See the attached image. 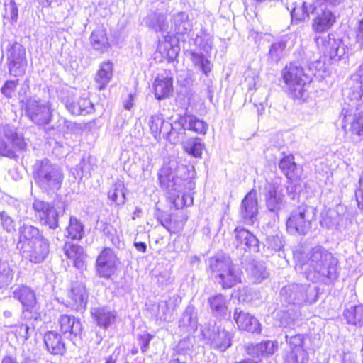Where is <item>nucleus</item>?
I'll use <instances>...</instances> for the list:
<instances>
[{"label":"nucleus","instance_id":"38","mask_svg":"<svg viewBox=\"0 0 363 363\" xmlns=\"http://www.w3.org/2000/svg\"><path fill=\"white\" fill-rule=\"evenodd\" d=\"M279 167L289 180L301 177V168L296 164L292 155L283 157L279 163Z\"/></svg>","mask_w":363,"mask_h":363},{"label":"nucleus","instance_id":"54","mask_svg":"<svg viewBox=\"0 0 363 363\" xmlns=\"http://www.w3.org/2000/svg\"><path fill=\"white\" fill-rule=\"evenodd\" d=\"M157 220L171 233H177L182 228L181 225H176V220L169 214L161 215L157 218Z\"/></svg>","mask_w":363,"mask_h":363},{"label":"nucleus","instance_id":"21","mask_svg":"<svg viewBox=\"0 0 363 363\" xmlns=\"http://www.w3.org/2000/svg\"><path fill=\"white\" fill-rule=\"evenodd\" d=\"M60 332L74 345L81 340L82 323L79 318L68 315H62L58 318Z\"/></svg>","mask_w":363,"mask_h":363},{"label":"nucleus","instance_id":"6","mask_svg":"<svg viewBox=\"0 0 363 363\" xmlns=\"http://www.w3.org/2000/svg\"><path fill=\"white\" fill-rule=\"evenodd\" d=\"M352 101H354L355 111L350 130L352 134L363 138V65L359 66L347 81Z\"/></svg>","mask_w":363,"mask_h":363},{"label":"nucleus","instance_id":"58","mask_svg":"<svg viewBox=\"0 0 363 363\" xmlns=\"http://www.w3.org/2000/svg\"><path fill=\"white\" fill-rule=\"evenodd\" d=\"M18 85V79L7 80L5 82L4 86L1 87V91L5 97L11 99L13 97Z\"/></svg>","mask_w":363,"mask_h":363},{"label":"nucleus","instance_id":"39","mask_svg":"<svg viewBox=\"0 0 363 363\" xmlns=\"http://www.w3.org/2000/svg\"><path fill=\"white\" fill-rule=\"evenodd\" d=\"M208 303L212 315L216 318H225L228 315L226 297L218 294L208 298Z\"/></svg>","mask_w":363,"mask_h":363},{"label":"nucleus","instance_id":"52","mask_svg":"<svg viewBox=\"0 0 363 363\" xmlns=\"http://www.w3.org/2000/svg\"><path fill=\"white\" fill-rule=\"evenodd\" d=\"M4 1V18L8 20L11 24L16 23L18 17V9L14 0Z\"/></svg>","mask_w":363,"mask_h":363},{"label":"nucleus","instance_id":"59","mask_svg":"<svg viewBox=\"0 0 363 363\" xmlns=\"http://www.w3.org/2000/svg\"><path fill=\"white\" fill-rule=\"evenodd\" d=\"M0 220L3 228L8 233L15 230L14 221L12 218L4 211L0 213Z\"/></svg>","mask_w":363,"mask_h":363},{"label":"nucleus","instance_id":"51","mask_svg":"<svg viewBox=\"0 0 363 363\" xmlns=\"http://www.w3.org/2000/svg\"><path fill=\"white\" fill-rule=\"evenodd\" d=\"M286 43L284 41L276 42L270 46L268 59L271 62H278L284 55Z\"/></svg>","mask_w":363,"mask_h":363},{"label":"nucleus","instance_id":"18","mask_svg":"<svg viewBox=\"0 0 363 363\" xmlns=\"http://www.w3.org/2000/svg\"><path fill=\"white\" fill-rule=\"evenodd\" d=\"M308 287L306 285L292 284L284 286L280 291V298L283 305H289L300 308L307 301Z\"/></svg>","mask_w":363,"mask_h":363},{"label":"nucleus","instance_id":"56","mask_svg":"<svg viewBox=\"0 0 363 363\" xmlns=\"http://www.w3.org/2000/svg\"><path fill=\"white\" fill-rule=\"evenodd\" d=\"M13 273L6 263L0 264V288L8 286L13 279Z\"/></svg>","mask_w":363,"mask_h":363},{"label":"nucleus","instance_id":"11","mask_svg":"<svg viewBox=\"0 0 363 363\" xmlns=\"http://www.w3.org/2000/svg\"><path fill=\"white\" fill-rule=\"evenodd\" d=\"M312 14L314 16L311 28L314 33L321 34L328 31L336 22L335 13L325 4H315Z\"/></svg>","mask_w":363,"mask_h":363},{"label":"nucleus","instance_id":"46","mask_svg":"<svg viewBox=\"0 0 363 363\" xmlns=\"http://www.w3.org/2000/svg\"><path fill=\"white\" fill-rule=\"evenodd\" d=\"M166 19L167 17L164 14L153 12L147 16L145 23L156 32L161 31L164 33L167 30Z\"/></svg>","mask_w":363,"mask_h":363},{"label":"nucleus","instance_id":"5","mask_svg":"<svg viewBox=\"0 0 363 363\" xmlns=\"http://www.w3.org/2000/svg\"><path fill=\"white\" fill-rule=\"evenodd\" d=\"M33 175L38 187L48 194L60 189L64 179L62 169L46 158L35 161L33 166Z\"/></svg>","mask_w":363,"mask_h":363},{"label":"nucleus","instance_id":"25","mask_svg":"<svg viewBox=\"0 0 363 363\" xmlns=\"http://www.w3.org/2000/svg\"><path fill=\"white\" fill-rule=\"evenodd\" d=\"M233 319L240 330L252 333L261 332V325L259 320L239 308L235 309Z\"/></svg>","mask_w":363,"mask_h":363},{"label":"nucleus","instance_id":"42","mask_svg":"<svg viewBox=\"0 0 363 363\" xmlns=\"http://www.w3.org/2000/svg\"><path fill=\"white\" fill-rule=\"evenodd\" d=\"M90 41L93 48L102 53L107 52L110 48L106 30L103 28L94 30L90 36Z\"/></svg>","mask_w":363,"mask_h":363},{"label":"nucleus","instance_id":"8","mask_svg":"<svg viewBox=\"0 0 363 363\" xmlns=\"http://www.w3.org/2000/svg\"><path fill=\"white\" fill-rule=\"evenodd\" d=\"M285 339L287 347L282 352L283 363H306L308 360L306 337L302 334H286Z\"/></svg>","mask_w":363,"mask_h":363},{"label":"nucleus","instance_id":"44","mask_svg":"<svg viewBox=\"0 0 363 363\" xmlns=\"http://www.w3.org/2000/svg\"><path fill=\"white\" fill-rule=\"evenodd\" d=\"M315 4L303 1L300 6H294L291 11L292 21H303L309 20L312 14Z\"/></svg>","mask_w":363,"mask_h":363},{"label":"nucleus","instance_id":"13","mask_svg":"<svg viewBox=\"0 0 363 363\" xmlns=\"http://www.w3.org/2000/svg\"><path fill=\"white\" fill-rule=\"evenodd\" d=\"M315 42L318 48L334 61L340 60L348 48L340 38H335L333 34L326 36H315Z\"/></svg>","mask_w":363,"mask_h":363},{"label":"nucleus","instance_id":"63","mask_svg":"<svg viewBox=\"0 0 363 363\" xmlns=\"http://www.w3.org/2000/svg\"><path fill=\"white\" fill-rule=\"evenodd\" d=\"M355 43L358 50L363 48V18L359 21L355 29Z\"/></svg>","mask_w":363,"mask_h":363},{"label":"nucleus","instance_id":"53","mask_svg":"<svg viewBox=\"0 0 363 363\" xmlns=\"http://www.w3.org/2000/svg\"><path fill=\"white\" fill-rule=\"evenodd\" d=\"M191 60L193 63L198 67L203 74L208 75L211 72V62L206 59L205 55L201 52H191Z\"/></svg>","mask_w":363,"mask_h":363},{"label":"nucleus","instance_id":"34","mask_svg":"<svg viewBox=\"0 0 363 363\" xmlns=\"http://www.w3.org/2000/svg\"><path fill=\"white\" fill-rule=\"evenodd\" d=\"M178 297H172L169 300L160 301L157 305L152 306V310L157 320L170 322L173 318V311L176 308Z\"/></svg>","mask_w":363,"mask_h":363},{"label":"nucleus","instance_id":"55","mask_svg":"<svg viewBox=\"0 0 363 363\" xmlns=\"http://www.w3.org/2000/svg\"><path fill=\"white\" fill-rule=\"evenodd\" d=\"M304 186L305 184H302V182L300 181L291 183V185L287 187V194L289 198L292 201L299 202L301 194L303 191Z\"/></svg>","mask_w":363,"mask_h":363},{"label":"nucleus","instance_id":"10","mask_svg":"<svg viewBox=\"0 0 363 363\" xmlns=\"http://www.w3.org/2000/svg\"><path fill=\"white\" fill-rule=\"evenodd\" d=\"M22 108L26 116L35 124L43 125L48 124L52 117V112L48 103L40 99L29 98L26 101H21Z\"/></svg>","mask_w":363,"mask_h":363},{"label":"nucleus","instance_id":"1","mask_svg":"<svg viewBox=\"0 0 363 363\" xmlns=\"http://www.w3.org/2000/svg\"><path fill=\"white\" fill-rule=\"evenodd\" d=\"M157 175L161 188L167 191L172 199L179 196V194L184 190L186 181H188L189 189L194 186L191 181L196 175L193 166L178 164L176 162L171 161L162 167Z\"/></svg>","mask_w":363,"mask_h":363},{"label":"nucleus","instance_id":"3","mask_svg":"<svg viewBox=\"0 0 363 363\" xmlns=\"http://www.w3.org/2000/svg\"><path fill=\"white\" fill-rule=\"evenodd\" d=\"M208 269L211 278L223 289H231L242 282L241 268L226 255L219 254L209 258Z\"/></svg>","mask_w":363,"mask_h":363},{"label":"nucleus","instance_id":"22","mask_svg":"<svg viewBox=\"0 0 363 363\" xmlns=\"http://www.w3.org/2000/svg\"><path fill=\"white\" fill-rule=\"evenodd\" d=\"M117 257L113 250L105 248L96 259L97 273L99 277L110 278L116 270Z\"/></svg>","mask_w":363,"mask_h":363},{"label":"nucleus","instance_id":"37","mask_svg":"<svg viewBox=\"0 0 363 363\" xmlns=\"http://www.w3.org/2000/svg\"><path fill=\"white\" fill-rule=\"evenodd\" d=\"M13 297L18 300L23 308H38L33 290L27 286H18L13 291Z\"/></svg>","mask_w":363,"mask_h":363},{"label":"nucleus","instance_id":"36","mask_svg":"<svg viewBox=\"0 0 363 363\" xmlns=\"http://www.w3.org/2000/svg\"><path fill=\"white\" fill-rule=\"evenodd\" d=\"M63 250L65 255L72 260L76 268L83 269L85 267L86 255L82 247L70 242H66Z\"/></svg>","mask_w":363,"mask_h":363},{"label":"nucleus","instance_id":"26","mask_svg":"<svg viewBox=\"0 0 363 363\" xmlns=\"http://www.w3.org/2000/svg\"><path fill=\"white\" fill-rule=\"evenodd\" d=\"M171 30L167 33L174 35L178 40H182L185 35H188L192 29L189 15L184 12H179L172 18Z\"/></svg>","mask_w":363,"mask_h":363},{"label":"nucleus","instance_id":"9","mask_svg":"<svg viewBox=\"0 0 363 363\" xmlns=\"http://www.w3.org/2000/svg\"><path fill=\"white\" fill-rule=\"evenodd\" d=\"M313 213L306 205H301L291 211L287 220L286 230L291 234L306 235L311 228Z\"/></svg>","mask_w":363,"mask_h":363},{"label":"nucleus","instance_id":"57","mask_svg":"<svg viewBox=\"0 0 363 363\" xmlns=\"http://www.w3.org/2000/svg\"><path fill=\"white\" fill-rule=\"evenodd\" d=\"M258 298V293L249 286H243L238 291V299L240 301L251 302L253 299Z\"/></svg>","mask_w":363,"mask_h":363},{"label":"nucleus","instance_id":"19","mask_svg":"<svg viewBox=\"0 0 363 363\" xmlns=\"http://www.w3.org/2000/svg\"><path fill=\"white\" fill-rule=\"evenodd\" d=\"M174 132H179V136L184 134L185 130H191L198 134L205 135L208 125L196 116L189 114L186 111L184 115H179L173 122Z\"/></svg>","mask_w":363,"mask_h":363},{"label":"nucleus","instance_id":"17","mask_svg":"<svg viewBox=\"0 0 363 363\" xmlns=\"http://www.w3.org/2000/svg\"><path fill=\"white\" fill-rule=\"evenodd\" d=\"M350 223V215L345 206L339 204L330 209L323 216L320 221L322 227L327 229L342 230Z\"/></svg>","mask_w":363,"mask_h":363},{"label":"nucleus","instance_id":"14","mask_svg":"<svg viewBox=\"0 0 363 363\" xmlns=\"http://www.w3.org/2000/svg\"><path fill=\"white\" fill-rule=\"evenodd\" d=\"M150 132L155 139L160 138L162 135L172 143L179 141V133L174 132L173 123L166 122L160 114L152 115L148 120Z\"/></svg>","mask_w":363,"mask_h":363},{"label":"nucleus","instance_id":"60","mask_svg":"<svg viewBox=\"0 0 363 363\" xmlns=\"http://www.w3.org/2000/svg\"><path fill=\"white\" fill-rule=\"evenodd\" d=\"M266 241L268 247L272 250L279 251L283 247L282 240L278 235H268Z\"/></svg>","mask_w":363,"mask_h":363},{"label":"nucleus","instance_id":"62","mask_svg":"<svg viewBox=\"0 0 363 363\" xmlns=\"http://www.w3.org/2000/svg\"><path fill=\"white\" fill-rule=\"evenodd\" d=\"M152 338V336L147 333H144L138 335V340L143 353H145L149 348V345Z\"/></svg>","mask_w":363,"mask_h":363},{"label":"nucleus","instance_id":"45","mask_svg":"<svg viewBox=\"0 0 363 363\" xmlns=\"http://www.w3.org/2000/svg\"><path fill=\"white\" fill-rule=\"evenodd\" d=\"M84 235V225L74 216H70L65 236L71 240H79Z\"/></svg>","mask_w":363,"mask_h":363},{"label":"nucleus","instance_id":"41","mask_svg":"<svg viewBox=\"0 0 363 363\" xmlns=\"http://www.w3.org/2000/svg\"><path fill=\"white\" fill-rule=\"evenodd\" d=\"M113 65L110 60L101 63L95 77L99 89H104L109 83L113 76Z\"/></svg>","mask_w":363,"mask_h":363},{"label":"nucleus","instance_id":"33","mask_svg":"<svg viewBox=\"0 0 363 363\" xmlns=\"http://www.w3.org/2000/svg\"><path fill=\"white\" fill-rule=\"evenodd\" d=\"M155 96L157 100L169 97L173 91V79L166 73L159 74L153 84Z\"/></svg>","mask_w":363,"mask_h":363},{"label":"nucleus","instance_id":"27","mask_svg":"<svg viewBox=\"0 0 363 363\" xmlns=\"http://www.w3.org/2000/svg\"><path fill=\"white\" fill-rule=\"evenodd\" d=\"M234 245L237 248L247 250H250L254 252L259 251V241L255 235L250 231L243 228L237 227L235 230Z\"/></svg>","mask_w":363,"mask_h":363},{"label":"nucleus","instance_id":"61","mask_svg":"<svg viewBox=\"0 0 363 363\" xmlns=\"http://www.w3.org/2000/svg\"><path fill=\"white\" fill-rule=\"evenodd\" d=\"M31 332L33 331L30 325L28 323L21 324L16 330V335L17 337H19L21 339L23 342H24L30 337Z\"/></svg>","mask_w":363,"mask_h":363},{"label":"nucleus","instance_id":"64","mask_svg":"<svg viewBox=\"0 0 363 363\" xmlns=\"http://www.w3.org/2000/svg\"><path fill=\"white\" fill-rule=\"evenodd\" d=\"M358 207L363 210V171L359 179V186L355 192Z\"/></svg>","mask_w":363,"mask_h":363},{"label":"nucleus","instance_id":"23","mask_svg":"<svg viewBox=\"0 0 363 363\" xmlns=\"http://www.w3.org/2000/svg\"><path fill=\"white\" fill-rule=\"evenodd\" d=\"M89 294L82 283H74L68 294L67 306L76 311H82L86 308Z\"/></svg>","mask_w":363,"mask_h":363},{"label":"nucleus","instance_id":"35","mask_svg":"<svg viewBox=\"0 0 363 363\" xmlns=\"http://www.w3.org/2000/svg\"><path fill=\"white\" fill-rule=\"evenodd\" d=\"M44 343L48 352L53 355H62L65 351V344L60 333L48 331L44 335Z\"/></svg>","mask_w":363,"mask_h":363},{"label":"nucleus","instance_id":"4","mask_svg":"<svg viewBox=\"0 0 363 363\" xmlns=\"http://www.w3.org/2000/svg\"><path fill=\"white\" fill-rule=\"evenodd\" d=\"M312 74H314L311 67H303L298 62L286 65L281 72V76L292 98L306 100L308 97L306 86L311 82Z\"/></svg>","mask_w":363,"mask_h":363},{"label":"nucleus","instance_id":"50","mask_svg":"<svg viewBox=\"0 0 363 363\" xmlns=\"http://www.w3.org/2000/svg\"><path fill=\"white\" fill-rule=\"evenodd\" d=\"M203 146L199 138H190L184 143L185 151L195 157H201Z\"/></svg>","mask_w":363,"mask_h":363},{"label":"nucleus","instance_id":"12","mask_svg":"<svg viewBox=\"0 0 363 363\" xmlns=\"http://www.w3.org/2000/svg\"><path fill=\"white\" fill-rule=\"evenodd\" d=\"M6 57L10 74L16 77L23 75L27 67L26 50L23 46L17 42L9 43Z\"/></svg>","mask_w":363,"mask_h":363},{"label":"nucleus","instance_id":"29","mask_svg":"<svg viewBox=\"0 0 363 363\" xmlns=\"http://www.w3.org/2000/svg\"><path fill=\"white\" fill-rule=\"evenodd\" d=\"M44 238L45 237L37 227L23 223L18 229V242L17 247L23 249L26 244L29 245Z\"/></svg>","mask_w":363,"mask_h":363},{"label":"nucleus","instance_id":"20","mask_svg":"<svg viewBox=\"0 0 363 363\" xmlns=\"http://www.w3.org/2000/svg\"><path fill=\"white\" fill-rule=\"evenodd\" d=\"M58 96L67 111L72 115H87L94 111V105L87 98H79L74 100L72 94L64 91H60Z\"/></svg>","mask_w":363,"mask_h":363},{"label":"nucleus","instance_id":"32","mask_svg":"<svg viewBox=\"0 0 363 363\" xmlns=\"http://www.w3.org/2000/svg\"><path fill=\"white\" fill-rule=\"evenodd\" d=\"M179 327L184 333L190 334L198 328V317L196 308L189 304L183 312L179 320Z\"/></svg>","mask_w":363,"mask_h":363},{"label":"nucleus","instance_id":"30","mask_svg":"<svg viewBox=\"0 0 363 363\" xmlns=\"http://www.w3.org/2000/svg\"><path fill=\"white\" fill-rule=\"evenodd\" d=\"M91 315L96 325L104 329H107L113 325L117 315L114 310L107 306L92 308Z\"/></svg>","mask_w":363,"mask_h":363},{"label":"nucleus","instance_id":"24","mask_svg":"<svg viewBox=\"0 0 363 363\" xmlns=\"http://www.w3.org/2000/svg\"><path fill=\"white\" fill-rule=\"evenodd\" d=\"M258 213V203L256 191L251 190L242 199L240 214L245 224L253 225Z\"/></svg>","mask_w":363,"mask_h":363},{"label":"nucleus","instance_id":"40","mask_svg":"<svg viewBox=\"0 0 363 363\" xmlns=\"http://www.w3.org/2000/svg\"><path fill=\"white\" fill-rule=\"evenodd\" d=\"M284 306L286 308L278 313V319L281 326L291 328L295 325L296 321L301 317L300 308L289 305Z\"/></svg>","mask_w":363,"mask_h":363},{"label":"nucleus","instance_id":"31","mask_svg":"<svg viewBox=\"0 0 363 363\" xmlns=\"http://www.w3.org/2000/svg\"><path fill=\"white\" fill-rule=\"evenodd\" d=\"M233 337V334L230 331L219 326L216 330L213 329L209 340L213 348L223 352L231 346Z\"/></svg>","mask_w":363,"mask_h":363},{"label":"nucleus","instance_id":"15","mask_svg":"<svg viewBox=\"0 0 363 363\" xmlns=\"http://www.w3.org/2000/svg\"><path fill=\"white\" fill-rule=\"evenodd\" d=\"M268 211L278 215L284 206V194L281 186L276 182H266L261 193Z\"/></svg>","mask_w":363,"mask_h":363},{"label":"nucleus","instance_id":"49","mask_svg":"<svg viewBox=\"0 0 363 363\" xmlns=\"http://www.w3.org/2000/svg\"><path fill=\"white\" fill-rule=\"evenodd\" d=\"M275 347L273 342L267 340L256 345L248 347L247 351L250 354L257 357L272 354L274 352Z\"/></svg>","mask_w":363,"mask_h":363},{"label":"nucleus","instance_id":"16","mask_svg":"<svg viewBox=\"0 0 363 363\" xmlns=\"http://www.w3.org/2000/svg\"><path fill=\"white\" fill-rule=\"evenodd\" d=\"M33 208L43 225L52 230L59 228V212L52 203L35 199Z\"/></svg>","mask_w":363,"mask_h":363},{"label":"nucleus","instance_id":"28","mask_svg":"<svg viewBox=\"0 0 363 363\" xmlns=\"http://www.w3.org/2000/svg\"><path fill=\"white\" fill-rule=\"evenodd\" d=\"M28 247L29 249H24L23 253L28 257L31 262L35 264L43 262L50 252V243L45 238L29 245Z\"/></svg>","mask_w":363,"mask_h":363},{"label":"nucleus","instance_id":"48","mask_svg":"<svg viewBox=\"0 0 363 363\" xmlns=\"http://www.w3.org/2000/svg\"><path fill=\"white\" fill-rule=\"evenodd\" d=\"M247 271L253 279V281L259 283L266 279L268 273L263 263L252 260L247 268Z\"/></svg>","mask_w":363,"mask_h":363},{"label":"nucleus","instance_id":"7","mask_svg":"<svg viewBox=\"0 0 363 363\" xmlns=\"http://www.w3.org/2000/svg\"><path fill=\"white\" fill-rule=\"evenodd\" d=\"M27 143L22 133L14 125H3L0 128V155L17 159V152L26 151Z\"/></svg>","mask_w":363,"mask_h":363},{"label":"nucleus","instance_id":"2","mask_svg":"<svg viewBox=\"0 0 363 363\" xmlns=\"http://www.w3.org/2000/svg\"><path fill=\"white\" fill-rule=\"evenodd\" d=\"M301 269L313 271L320 277L335 280L338 277V260L333 255L321 246L313 247L299 260Z\"/></svg>","mask_w":363,"mask_h":363},{"label":"nucleus","instance_id":"47","mask_svg":"<svg viewBox=\"0 0 363 363\" xmlns=\"http://www.w3.org/2000/svg\"><path fill=\"white\" fill-rule=\"evenodd\" d=\"M108 199L116 205H123L125 202V186L122 181L116 182L108 192Z\"/></svg>","mask_w":363,"mask_h":363},{"label":"nucleus","instance_id":"43","mask_svg":"<svg viewBox=\"0 0 363 363\" xmlns=\"http://www.w3.org/2000/svg\"><path fill=\"white\" fill-rule=\"evenodd\" d=\"M343 315L348 324L359 328L363 327V304L346 308Z\"/></svg>","mask_w":363,"mask_h":363}]
</instances>
